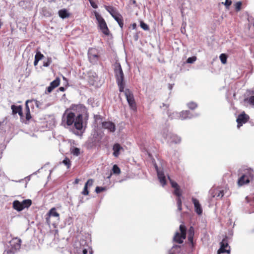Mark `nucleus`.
Returning <instances> with one entry per match:
<instances>
[{"label": "nucleus", "instance_id": "f257e3e1", "mask_svg": "<svg viewBox=\"0 0 254 254\" xmlns=\"http://www.w3.org/2000/svg\"><path fill=\"white\" fill-rule=\"evenodd\" d=\"M115 75L117 83L119 87L120 92H125V95L130 108L133 111L136 110V105L132 92L128 89L124 91L125 82L124 74L121 65L119 63L116 62L114 65Z\"/></svg>", "mask_w": 254, "mask_h": 254}, {"label": "nucleus", "instance_id": "f03ea898", "mask_svg": "<svg viewBox=\"0 0 254 254\" xmlns=\"http://www.w3.org/2000/svg\"><path fill=\"white\" fill-rule=\"evenodd\" d=\"M73 124L75 128L81 132L83 128L82 115L74 112L71 109H67L62 116L61 125L67 128Z\"/></svg>", "mask_w": 254, "mask_h": 254}, {"label": "nucleus", "instance_id": "7ed1b4c3", "mask_svg": "<svg viewBox=\"0 0 254 254\" xmlns=\"http://www.w3.org/2000/svg\"><path fill=\"white\" fill-rule=\"evenodd\" d=\"M46 222L48 225L52 224L55 226L60 221V214L56 211L55 207L51 208L45 216Z\"/></svg>", "mask_w": 254, "mask_h": 254}, {"label": "nucleus", "instance_id": "20e7f679", "mask_svg": "<svg viewBox=\"0 0 254 254\" xmlns=\"http://www.w3.org/2000/svg\"><path fill=\"white\" fill-rule=\"evenodd\" d=\"M161 134L163 137L168 142L178 143L181 142V138L179 136L169 132V130L167 127H165L162 130Z\"/></svg>", "mask_w": 254, "mask_h": 254}, {"label": "nucleus", "instance_id": "39448f33", "mask_svg": "<svg viewBox=\"0 0 254 254\" xmlns=\"http://www.w3.org/2000/svg\"><path fill=\"white\" fill-rule=\"evenodd\" d=\"M254 177V172L251 169H247V172L243 174L238 180V185L239 187L248 184L250 179Z\"/></svg>", "mask_w": 254, "mask_h": 254}, {"label": "nucleus", "instance_id": "423d86ee", "mask_svg": "<svg viewBox=\"0 0 254 254\" xmlns=\"http://www.w3.org/2000/svg\"><path fill=\"white\" fill-rule=\"evenodd\" d=\"M95 15L100 29L105 35L108 36L110 34V31L105 20L102 16L97 12L95 13Z\"/></svg>", "mask_w": 254, "mask_h": 254}, {"label": "nucleus", "instance_id": "0eeeda50", "mask_svg": "<svg viewBox=\"0 0 254 254\" xmlns=\"http://www.w3.org/2000/svg\"><path fill=\"white\" fill-rule=\"evenodd\" d=\"M180 233L177 232L174 236V241L179 244H182L183 240L186 238V227L185 225L181 224L180 226Z\"/></svg>", "mask_w": 254, "mask_h": 254}, {"label": "nucleus", "instance_id": "6e6552de", "mask_svg": "<svg viewBox=\"0 0 254 254\" xmlns=\"http://www.w3.org/2000/svg\"><path fill=\"white\" fill-rule=\"evenodd\" d=\"M88 56L89 62L92 64H96L99 60V52L97 49L91 48L89 49Z\"/></svg>", "mask_w": 254, "mask_h": 254}, {"label": "nucleus", "instance_id": "1a4fd4ad", "mask_svg": "<svg viewBox=\"0 0 254 254\" xmlns=\"http://www.w3.org/2000/svg\"><path fill=\"white\" fill-rule=\"evenodd\" d=\"M155 168L157 173V176L159 182L162 186H164L166 183V179L164 171L162 170L159 169L156 165H155Z\"/></svg>", "mask_w": 254, "mask_h": 254}, {"label": "nucleus", "instance_id": "9d476101", "mask_svg": "<svg viewBox=\"0 0 254 254\" xmlns=\"http://www.w3.org/2000/svg\"><path fill=\"white\" fill-rule=\"evenodd\" d=\"M249 119V116L244 113L239 115L237 119V127L240 128V127L248 121Z\"/></svg>", "mask_w": 254, "mask_h": 254}, {"label": "nucleus", "instance_id": "9b49d317", "mask_svg": "<svg viewBox=\"0 0 254 254\" xmlns=\"http://www.w3.org/2000/svg\"><path fill=\"white\" fill-rule=\"evenodd\" d=\"M209 193L212 197L218 198H221L224 195L223 190L219 188H212L209 190Z\"/></svg>", "mask_w": 254, "mask_h": 254}, {"label": "nucleus", "instance_id": "f8f14e48", "mask_svg": "<svg viewBox=\"0 0 254 254\" xmlns=\"http://www.w3.org/2000/svg\"><path fill=\"white\" fill-rule=\"evenodd\" d=\"M102 127L104 129H107L111 132H114L116 130L115 125L111 122H103L102 123Z\"/></svg>", "mask_w": 254, "mask_h": 254}, {"label": "nucleus", "instance_id": "ddd939ff", "mask_svg": "<svg viewBox=\"0 0 254 254\" xmlns=\"http://www.w3.org/2000/svg\"><path fill=\"white\" fill-rule=\"evenodd\" d=\"M173 114H175L177 117H180V119L182 120L187 119H190L192 118V116L190 115V113L189 111H183L180 113L173 112Z\"/></svg>", "mask_w": 254, "mask_h": 254}, {"label": "nucleus", "instance_id": "4468645a", "mask_svg": "<svg viewBox=\"0 0 254 254\" xmlns=\"http://www.w3.org/2000/svg\"><path fill=\"white\" fill-rule=\"evenodd\" d=\"M220 248L218 251V254H220L221 253H227L229 254L230 253V249L226 250L225 248H227L228 246V244L227 243V241L225 239H223L220 243Z\"/></svg>", "mask_w": 254, "mask_h": 254}, {"label": "nucleus", "instance_id": "2eb2a0df", "mask_svg": "<svg viewBox=\"0 0 254 254\" xmlns=\"http://www.w3.org/2000/svg\"><path fill=\"white\" fill-rule=\"evenodd\" d=\"M10 243L12 249L16 251L20 248L21 240L20 239L15 238Z\"/></svg>", "mask_w": 254, "mask_h": 254}, {"label": "nucleus", "instance_id": "dca6fc26", "mask_svg": "<svg viewBox=\"0 0 254 254\" xmlns=\"http://www.w3.org/2000/svg\"><path fill=\"white\" fill-rule=\"evenodd\" d=\"M192 201L194 206L195 211L197 214L201 215L202 213V209L199 201L196 198H192Z\"/></svg>", "mask_w": 254, "mask_h": 254}, {"label": "nucleus", "instance_id": "f3484780", "mask_svg": "<svg viewBox=\"0 0 254 254\" xmlns=\"http://www.w3.org/2000/svg\"><path fill=\"white\" fill-rule=\"evenodd\" d=\"M93 184V180L92 179H89L87 182L85 183L83 190L81 192V193L84 195H87L89 193L88 190V187H91Z\"/></svg>", "mask_w": 254, "mask_h": 254}, {"label": "nucleus", "instance_id": "a211bd4d", "mask_svg": "<svg viewBox=\"0 0 254 254\" xmlns=\"http://www.w3.org/2000/svg\"><path fill=\"white\" fill-rule=\"evenodd\" d=\"M105 9L108 11L113 17L117 15L119 13L116 8L111 6H105Z\"/></svg>", "mask_w": 254, "mask_h": 254}, {"label": "nucleus", "instance_id": "6ab92c4d", "mask_svg": "<svg viewBox=\"0 0 254 254\" xmlns=\"http://www.w3.org/2000/svg\"><path fill=\"white\" fill-rule=\"evenodd\" d=\"M13 208L18 211H21L24 209V207L22 206L21 203L18 200H14L13 203Z\"/></svg>", "mask_w": 254, "mask_h": 254}, {"label": "nucleus", "instance_id": "aec40b11", "mask_svg": "<svg viewBox=\"0 0 254 254\" xmlns=\"http://www.w3.org/2000/svg\"><path fill=\"white\" fill-rule=\"evenodd\" d=\"M123 148L118 143H116L113 146V149L114 150L113 155L115 157H117L119 155L120 151Z\"/></svg>", "mask_w": 254, "mask_h": 254}, {"label": "nucleus", "instance_id": "412c9836", "mask_svg": "<svg viewBox=\"0 0 254 254\" xmlns=\"http://www.w3.org/2000/svg\"><path fill=\"white\" fill-rule=\"evenodd\" d=\"M58 13L59 16L63 19L67 18L70 15V14L66 9H62L60 10L58 12Z\"/></svg>", "mask_w": 254, "mask_h": 254}, {"label": "nucleus", "instance_id": "4be33fe9", "mask_svg": "<svg viewBox=\"0 0 254 254\" xmlns=\"http://www.w3.org/2000/svg\"><path fill=\"white\" fill-rule=\"evenodd\" d=\"M113 18L118 22L120 27L121 28H123V26H124V22H123V20L122 15L118 13L117 15L114 16Z\"/></svg>", "mask_w": 254, "mask_h": 254}, {"label": "nucleus", "instance_id": "5701e85b", "mask_svg": "<svg viewBox=\"0 0 254 254\" xmlns=\"http://www.w3.org/2000/svg\"><path fill=\"white\" fill-rule=\"evenodd\" d=\"M44 57L43 54H42L40 52H37L35 56V60L34 62V65H37L39 61L41 60Z\"/></svg>", "mask_w": 254, "mask_h": 254}, {"label": "nucleus", "instance_id": "b1692460", "mask_svg": "<svg viewBox=\"0 0 254 254\" xmlns=\"http://www.w3.org/2000/svg\"><path fill=\"white\" fill-rule=\"evenodd\" d=\"M246 199L250 206H251L253 209L252 212H254V196L253 197L247 196Z\"/></svg>", "mask_w": 254, "mask_h": 254}, {"label": "nucleus", "instance_id": "393cba45", "mask_svg": "<svg viewBox=\"0 0 254 254\" xmlns=\"http://www.w3.org/2000/svg\"><path fill=\"white\" fill-rule=\"evenodd\" d=\"M21 203L24 209L25 208L29 207L31 205L32 201L30 199H25L23 200Z\"/></svg>", "mask_w": 254, "mask_h": 254}, {"label": "nucleus", "instance_id": "a878e982", "mask_svg": "<svg viewBox=\"0 0 254 254\" xmlns=\"http://www.w3.org/2000/svg\"><path fill=\"white\" fill-rule=\"evenodd\" d=\"M70 152L71 154L76 156H78L80 153V149L77 147L71 148Z\"/></svg>", "mask_w": 254, "mask_h": 254}, {"label": "nucleus", "instance_id": "bb28decb", "mask_svg": "<svg viewBox=\"0 0 254 254\" xmlns=\"http://www.w3.org/2000/svg\"><path fill=\"white\" fill-rule=\"evenodd\" d=\"M60 83V79L59 77H57L56 79L51 82L50 85L54 88L58 87Z\"/></svg>", "mask_w": 254, "mask_h": 254}, {"label": "nucleus", "instance_id": "cd10ccee", "mask_svg": "<svg viewBox=\"0 0 254 254\" xmlns=\"http://www.w3.org/2000/svg\"><path fill=\"white\" fill-rule=\"evenodd\" d=\"M112 171L114 174H119L121 172L120 169L117 165H114L112 168Z\"/></svg>", "mask_w": 254, "mask_h": 254}, {"label": "nucleus", "instance_id": "c85d7f7f", "mask_svg": "<svg viewBox=\"0 0 254 254\" xmlns=\"http://www.w3.org/2000/svg\"><path fill=\"white\" fill-rule=\"evenodd\" d=\"M62 163L67 167V168H69L70 167V165H71V163H70V160L67 158H65L62 162Z\"/></svg>", "mask_w": 254, "mask_h": 254}, {"label": "nucleus", "instance_id": "c756f323", "mask_svg": "<svg viewBox=\"0 0 254 254\" xmlns=\"http://www.w3.org/2000/svg\"><path fill=\"white\" fill-rule=\"evenodd\" d=\"M20 106H15L14 105H12L11 106V108L13 114H16L17 113V112H18V111L20 108Z\"/></svg>", "mask_w": 254, "mask_h": 254}, {"label": "nucleus", "instance_id": "7c9ffc66", "mask_svg": "<svg viewBox=\"0 0 254 254\" xmlns=\"http://www.w3.org/2000/svg\"><path fill=\"white\" fill-rule=\"evenodd\" d=\"M220 59L221 60V62L222 64H225L227 62V56L224 54H222L220 55Z\"/></svg>", "mask_w": 254, "mask_h": 254}, {"label": "nucleus", "instance_id": "2f4dec72", "mask_svg": "<svg viewBox=\"0 0 254 254\" xmlns=\"http://www.w3.org/2000/svg\"><path fill=\"white\" fill-rule=\"evenodd\" d=\"M177 206H178V209L179 211H181L182 208V200L181 199L180 197H178L177 198Z\"/></svg>", "mask_w": 254, "mask_h": 254}, {"label": "nucleus", "instance_id": "473e14b6", "mask_svg": "<svg viewBox=\"0 0 254 254\" xmlns=\"http://www.w3.org/2000/svg\"><path fill=\"white\" fill-rule=\"evenodd\" d=\"M196 60V57L195 56H193L189 58L187 60V63L189 64H192Z\"/></svg>", "mask_w": 254, "mask_h": 254}, {"label": "nucleus", "instance_id": "72a5a7b5", "mask_svg": "<svg viewBox=\"0 0 254 254\" xmlns=\"http://www.w3.org/2000/svg\"><path fill=\"white\" fill-rule=\"evenodd\" d=\"M168 178L170 182L171 185V186L173 188H174L175 189V188H178V187H179L178 186V184L176 182L173 181L172 179H171V178H170L169 176H168Z\"/></svg>", "mask_w": 254, "mask_h": 254}, {"label": "nucleus", "instance_id": "f704fd0d", "mask_svg": "<svg viewBox=\"0 0 254 254\" xmlns=\"http://www.w3.org/2000/svg\"><path fill=\"white\" fill-rule=\"evenodd\" d=\"M52 63V59L49 58L47 59L46 61H44L43 62V66L45 67H48L50 65V64Z\"/></svg>", "mask_w": 254, "mask_h": 254}, {"label": "nucleus", "instance_id": "c9c22d12", "mask_svg": "<svg viewBox=\"0 0 254 254\" xmlns=\"http://www.w3.org/2000/svg\"><path fill=\"white\" fill-rule=\"evenodd\" d=\"M174 194L177 196L178 197H180L182 195L181 192L180 191V190L179 187L176 188H175V190L174 191Z\"/></svg>", "mask_w": 254, "mask_h": 254}, {"label": "nucleus", "instance_id": "e433bc0d", "mask_svg": "<svg viewBox=\"0 0 254 254\" xmlns=\"http://www.w3.org/2000/svg\"><path fill=\"white\" fill-rule=\"evenodd\" d=\"M140 27L144 30H148L149 29V26L143 21L140 22Z\"/></svg>", "mask_w": 254, "mask_h": 254}, {"label": "nucleus", "instance_id": "4c0bfd02", "mask_svg": "<svg viewBox=\"0 0 254 254\" xmlns=\"http://www.w3.org/2000/svg\"><path fill=\"white\" fill-rule=\"evenodd\" d=\"M188 106L190 109L193 110L197 107V105L194 102H190L188 104Z\"/></svg>", "mask_w": 254, "mask_h": 254}, {"label": "nucleus", "instance_id": "58836bf2", "mask_svg": "<svg viewBox=\"0 0 254 254\" xmlns=\"http://www.w3.org/2000/svg\"><path fill=\"white\" fill-rule=\"evenodd\" d=\"M242 5V2L241 1H238L235 4V9L237 11H239L241 9Z\"/></svg>", "mask_w": 254, "mask_h": 254}, {"label": "nucleus", "instance_id": "ea45409f", "mask_svg": "<svg viewBox=\"0 0 254 254\" xmlns=\"http://www.w3.org/2000/svg\"><path fill=\"white\" fill-rule=\"evenodd\" d=\"M105 190L106 189L104 187H97L95 189V191L96 193H99Z\"/></svg>", "mask_w": 254, "mask_h": 254}, {"label": "nucleus", "instance_id": "a19ab883", "mask_svg": "<svg viewBox=\"0 0 254 254\" xmlns=\"http://www.w3.org/2000/svg\"><path fill=\"white\" fill-rule=\"evenodd\" d=\"M193 235H194V234H192L191 232L189 233V234H188V240L192 244L193 243Z\"/></svg>", "mask_w": 254, "mask_h": 254}, {"label": "nucleus", "instance_id": "79ce46f5", "mask_svg": "<svg viewBox=\"0 0 254 254\" xmlns=\"http://www.w3.org/2000/svg\"><path fill=\"white\" fill-rule=\"evenodd\" d=\"M231 3L232 1L231 0H226L224 4L225 5L227 9H228L229 7L231 5Z\"/></svg>", "mask_w": 254, "mask_h": 254}, {"label": "nucleus", "instance_id": "37998d69", "mask_svg": "<svg viewBox=\"0 0 254 254\" xmlns=\"http://www.w3.org/2000/svg\"><path fill=\"white\" fill-rule=\"evenodd\" d=\"M18 112H17V113L19 114V115L20 116V119L21 120H23V113H22V107L21 106H20V108L18 111Z\"/></svg>", "mask_w": 254, "mask_h": 254}, {"label": "nucleus", "instance_id": "c03bdc74", "mask_svg": "<svg viewBox=\"0 0 254 254\" xmlns=\"http://www.w3.org/2000/svg\"><path fill=\"white\" fill-rule=\"evenodd\" d=\"M54 89V88H53L50 84V86H49L46 90V91H45V93H51L52 90Z\"/></svg>", "mask_w": 254, "mask_h": 254}, {"label": "nucleus", "instance_id": "a18cd8bd", "mask_svg": "<svg viewBox=\"0 0 254 254\" xmlns=\"http://www.w3.org/2000/svg\"><path fill=\"white\" fill-rule=\"evenodd\" d=\"M168 116L171 119H180V117H176V115L175 114H173V113H172V114H170L169 113H168Z\"/></svg>", "mask_w": 254, "mask_h": 254}, {"label": "nucleus", "instance_id": "49530a36", "mask_svg": "<svg viewBox=\"0 0 254 254\" xmlns=\"http://www.w3.org/2000/svg\"><path fill=\"white\" fill-rule=\"evenodd\" d=\"M31 115H30V112L28 111L26 112V120L27 121H29L31 119Z\"/></svg>", "mask_w": 254, "mask_h": 254}, {"label": "nucleus", "instance_id": "de8ad7c7", "mask_svg": "<svg viewBox=\"0 0 254 254\" xmlns=\"http://www.w3.org/2000/svg\"><path fill=\"white\" fill-rule=\"evenodd\" d=\"M248 101L249 102L252 104V105H254V96H251L249 99H248Z\"/></svg>", "mask_w": 254, "mask_h": 254}, {"label": "nucleus", "instance_id": "09e8293b", "mask_svg": "<svg viewBox=\"0 0 254 254\" xmlns=\"http://www.w3.org/2000/svg\"><path fill=\"white\" fill-rule=\"evenodd\" d=\"M89 1H90V3L91 4L92 7H93L94 8H97V7H98L97 5L95 2H94L93 1H91V0H89Z\"/></svg>", "mask_w": 254, "mask_h": 254}, {"label": "nucleus", "instance_id": "8fccbe9b", "mask_svg": "<svg viewBox=\"0 0 254 254\" xmlns=\"http://www.w3.org/2000/svg\"><path fill=\"white\" fill-rule=\"evenodd\" d=\"M28 101H27L26 102V104H25L26 112H28V111H30V109H29V106L28 105Z\"/></svg>", "mask_w": 254, "mask_h": 254}, {"label": "nucleus", "instance_id": "3c124183", "mask_svg": "<svg viewBox=\"0 0 254 254\" xmlns=\"http://www.w3.org/2000/svg\"><path fill=\"white\" fill-rule=\"evenodd\" d=\"M191 232L192 234H194L193 228L192 227H190L189 229V233Z\"/></svg>", "mask_w": 254, "mask_h": 254}, {"label": "nucleus", "instance_id": "603ef678", "mask_svg": "<svg viewBox=\"0 0 254 254\" xmlns=\"http://www.w3.org/2000/svg\"><path fill=\"white\" fill-rule=\"evenodd\" d=\"M82 253H83V254H87V253H88V251H87L86 249H84V250H83Z\"/></svg>", "mask_w": 254, "mask_h": 254}, {"label": "nucleus", "instance_id": "864d4df0", "mask_svg": "<svg viewBox=\"0 0 254 254\" xmlns=\"http://www.w3.org/2000/svg\"><path fill=\"white\" fill-rule=\"evenodd\" d=\"M131 26L132 27V28L133 29H135L136 27V24L135 23H133L132 25H131Z\"/></svg>", "mask_w": 254, "mask_h": 254}, {"label": "nucleus", "instance_id": "5fc2aeb1", "mask_svg": "<svg viewBox=\"0 0 254 254\" xmlns=\"http://www.w3.org/2000/svg\"><path fill=\"white\" fill-rule=\"evenodd\" d=\"M59 89L61 91H64V87H60Z\"/></svg>", "mask_w": 254, "mask_h": 254}, {"label": "nucleus", "instance_id": "6e6d98bb", "mask_svg": "<svg viewBox=\"0 0 254 254\" xmlns=\"http://www.w3.org/2000/svg\"><path fill=\"white\" fill-rule=\"evenodd\" d=\"M180 246H177V245H175L172 248V249H180Z\"/></svg>", "mask_w": 254, "mask_h": 254}, {"label": "nucleus", "instance_id": "4d7b16f0", "mask_svg": "<svg viewBox=\"0 0 254 254\" xmlns=\"http://www.w3.org/2000/svg\"><path fill=\"white\" fill-rule=\"evenodd\" d=\"M79 181V179H75V180L74 183L75 184H78V183Z\"/></svg>", "mask_w": 254, "mask_h": 254}, {"label": "nucleus", "instance_id": "13d9d810", "mask_svg": "<svg viewBox=\"0 0 254 254\" xmlns=\"http://www.w3.org/2000/svg\"><path fill=\"white\" fill-rule=\"evenodd\" d=\"M169 89L170 90H171L172 88V85L171 84H169Z\"/></svg>", "mask_w": 254, "mask_h": 254}, {"label": "nucleus", "instance_id": "bf43d9fd", "mask_svg": "<svg viewBox=\"0 0 254 254\" xmlns=\"http://www.w3.org/2000/svg\"><path fill=\"white\" fill-rule=\"evenodd\" d=\"M7 254H11V251L10 250L7 251Z\"/></svg>", "mask_w": 254, "mask_h": 254}, {"label": "nucleus", "instance_id": "052dcab7", "mask_svg": "<svg viewBox=\"0 0 254 254\" xmlns=\"http://www.w3.org/2000/svg\"><path fill=\"white\" fill-rule=\"evenodd\" d=\"M83 202V201H82V199H80L79 200V203H82Z\"/></svg>", "mask_w": 254, "mask_h": 254}, {"label": "nucleus", "instance_id": "680f3d73", "mask_svg": "<svg viewBox=\"0 0 254 254\" xmlns=\"http://www.w3.org/2000/svg\"><path fill=\"white\" fill-rule=\"evenodd\" d=\"M36 104H37V106L38 107L39 105H38V102H37Z\"/></svg>", "mask_w": 254, "mask_h": 254}, {"label": "nucleus", "instance_id": "e2e57ef3", "mask_svg": "<svg viewBox=\"0 0 254 254\" xmlns=\"http://www.w3.org/2000/svg\"><path fill=\"white\" fill-rule=\"evenodd\" d=\"M75 133L76 134H79V132H77V133L75 132Z\"/></svg>", "mask_w": 254, "mask_h": 254}, {"label": "nucleus", "instance_id": "0e129e2a", "mask_svg": "<svg viewBox=\"0 0 254 254\" xmlns=\"http://www.w3.org/2000/svg\"><path fill=\"white\" fill-rule=\"evenodd\" d=\"M133 3H135V0H133Z\"/></svg>", "mask_w": 254, "mask_h": 254}, {"label": "nucleus", "instance_id": "69168bd1", "mask_svg": "<svg viewBox=\"0 0 254 254\" xmlns=\"http://www.w3.org/2000/svg\"><path fill=\"white\" fill-rule=\"evenodd\" d=\"M1 125V123L0 122V125Z\"/></svg>", "mask_w": 254, "mask_h": 254}]
</instances>
